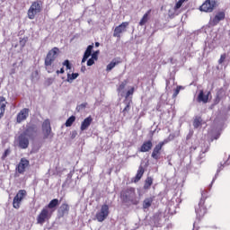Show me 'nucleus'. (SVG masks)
<instances>
[{"mask_svg":"<svg viewBox=\"0 0 230 230\" xmlns=\"http://www.w3.org/2000/svg\"><path fill=\"white\" fill-rule=\"evenodd\" d=\"M211 198H209V195H208L206 190H203L201 192V199L198 206L195 207V213L198 220H202L204 217H206V213H208V208H211Z\"/></svg>","mask_w":230,"mask_h":230,"instance_id":"1","label":"nucleus"},{"mask_svg":"<svg viewBox=\"0 0 230 230\" xmlns=\"http://www.w3.org/2000/svg\"><path fill=\"white\" fill-rule=\"evenodd\" d=\"M120 199L124 204H131L132 206H137L139 204V199L136 194V189L129 187L121 190Z\"/></svg>","mask_w":230,"mask_h":230,"instance_id":"2","label":"nucleus"},{"mask_svg":"<svg viewBox=\"0 0 230 230\" xmlns=\"http://www.w3.org/2000/svg\"><path fill=\"white\" fill-rule=\"evenodd\" d=\"M58 53H60V49L57 47H54L47 53V56L45 57L44 66L48 73H53V71H55V69L53 68V64H55V60L58 58Z\"/></svg>","mask_w":230,"mask_h":230,"instance_id":"3","label":"nucleus"},{"mask_svg":"<svg viewBox=\"0 0 230 230\" xmlns=\"http://www.w3.org/2000/svg\"><path fill=\"white\" fill-rule=\"evenodd\" d=\"M43 4L44 3L42 2V0H36L32 2L29 10L27 11L28 19H31V21H33V19H35V15L42 12Z\"/></svg>","mask_w":230,"mask_h":230,"instance_id":"4","label":"nucleus"},{"mask_svg":"<svg viewBox=\"0 0 230 230\" xmlns=\"http://www.w3.org/2000/svg\"><path fill=\"white\" fill-rule=\"evenodd\" d=\"M41 130L43 134V139H53L55 133L51 130V121L47 119L41 125Z\"/></svg>","mask_w":230,"mask_h":230,"instance_id":"5","label":"nucleus"},{"mask_svg":"<svg viewBox=\"0 0 230 230\" xmlns=\"http://www.w3.org/2000/svg\"><path fill=\"white\" fill-rule=\"evenodd\" d=\"M51 217H53V210H49L44 207L37 217V224L42 226L48 220H50Z\"/></svg>","mask_w":230,"mask_h":230,"instance_id":"6","label":"nucleus"},{"mask_svg":"<svg viewBox=\"0 0 230 230\" xmlns=\"http://www.w3.org/2000/svg\"><path fill=\"white\" fill-rule=\"evenodd\" d=\"M26 195H28L26 190H20L17 192L13 199V208H14V209H19V208H21V202L26 199Z\"/></svg>","mask_w":230,"mask_h":230,"instance_id":"7","label":"nucleus"},{"mask_svg":"<svg viewBox=\"0 0 230 230\" xmlns=\"http://www.w3.org/2000/svg\"><path fill=\"white\" fill-rule=\"evenodd\" d=\"M109 205L103 204L101 207L100 211H98L95 215V218L98 222H103L109 217Z\"/></svg>","mask_w":230,"mask_h":230,"instance_id":"8","label":"nucleus"},{"mask_svg":"<svg viewBox=\"0 0 230 230\" xmlns=\"http://www.w3.org/2000/svg\"><path fill=\"white\" fill-rule=\"evenodd\" d=\"M166 145V141L159 142L153 149V152L151 154V157L155 159V161H159L161 159V151L163 150V147Z\"/></svg>","mask_w":230,"mask_h":230,"instance_id":"9","label":"nucleus"},{"mask_svg":"<svg viewBox=\"0 0 230 230\" xmlns=\"http://www.w3.org/2000/svg\"><path fill=\"white\" fill-rule=\"evenodd\" d=\"M26 168H30V160L26 159L25 157L21 158L19 164L16 165V172L21 175L24 174L26 172Z\"/></svg>","mask_w":230,"mask_h":230,"instance_id":"10","label":"nucleus"},{"mask_svg":"<svg viewBox=\"0 0 230 230\" xmlns=\"http://www.w3.org/2000/svg\"><path fill=\"white\" fill-rule=\"evenodd\" d=\"M128 24V22H123L119 26L115 27L113 31V37H117V39H121V33H125V31H127Z\"/></svg>","mask_w":230,"mask_h":230,"instance_id":"11","label":"nucleus"},{"mask_svg":"<svg viewBox=\"0 0 230 230\" xmlns=\"http://www.w3.org/2000/svg\"><path fill=\"white\" fill-rule=\"evenodd\" d=\"M29 116H30V109L28 108L22 109L16 116V123H22V121H26Z\"/></svg>","mask_w":230,"mask_h":230,"instance_id":"12","label":"nucleus"},{"mask_svg":"<svg viewBox=\"0 0 230 230\" xmlns=\"http://www.w3.org/2000/svg\"><path fill=\"white\" fill-rule=\"evenodd\" d=\"M215 6H217V3L211 2V0H206L205 3H203L202 5L199 7V10L201 12L211 13L215 9Z\"/></svg>","mask_w":230,"mask_h":230,"instance_id":"13","label":"nucleus"},{"mask_svg":"<svg viewBox=\"0 0 230 230\" xmlns=\"http://www.w3.org/2000/svg\"><path fill=\"white\" fill-rule=\"evenodd\" d=\"M18 143L20 148L26 149L28 146H30V139L28 138V136H26L24 133H22L18 137Z\"/></svg>","mask_w":230,"mask_h":230,"instance_id":"14","label":"nucleus"},{"mask_svg":"<svg viewBox=\"0 0 230 230\" xmlns=\"http://www.w3.org/2000/svg\"><path fill=\"white\" fill-rule=\"evenodd\" d=\"M209 94H211V92H208L206 94L204 90H200L197 97L198 103H208L209 102Z\"/></svg>","mask_w":230,"mask_h":230,"instance_id":"15","label":"nucleus"},{"mask_svg":"<svg viewBox=\"0 0 230 230\" xmlns=\"http://www.w3.org/2000/svg\"><path fill=\"white\" fill-rule=\"evenodd\" d=\"M37 126L35 124L27 126L26 129L22 132L27 137H31L33 134H37Z\"/></svg>","mask_w":230,"mask_h":230,"instance_id":"16","label":"nucleus"},{"mask_svg":"<svg viewBox=\"0 0 230 230\" xmlns=\"http://www.w3.org/2000/svg\"><path fill=\"white\" fill-rule=\"evenodd\" d=\"M143 175H145V168L143 167V165H140L138 167L136 176L132 178V182H139L143 178Z\"/></svg>","mask_w":230,"mask_h":230,"instance_id":"17","label":"nucleus"},{"mask_svg":"<svg viewBox=\"0 0 230 230\" xmlns=\"http://www.w3.org/2000/svg\"><path fill=\"white\" fill-rule=\"evenodd\" d=\"M226 19V12H218L215 17L212 19L213 26H217L220 21H224Z\"/></svg>","mask_w":230,"mask_h":230,"instance_id":"18","label":"nucleus"},{"mask_svg":"<svg viewBox=\"0 0 230 230\" xmlns=\"http://www.w3.org/2000/svg\"><path fill=\"white\" fill-rule=\"evenodd\" d=\"M91 123H93V117L89 116L86 119H84L81 123V130L84 132V130H87L89 127H91Z\"/></svg>","mask_w":230,"mask_h":230,"instance_id":"19","label":"nucleus"},{"mask_svg":"<svg viewBox=\"0 0 230 230\" xmlns=\"http://www.w3.org/2000/svg\"><path fill=\"white\" fill-rule=\"evenodd\" d=\"M154 199L155 197H149V198H146L143 202H142V208L144 209V211L146 209H150V208H152V204H154Z\"/></svg>","mask_w":230,"mask_h":230,"instance_id":"20","label":"nucleus"},{"mask_svg":"<svg viewBox=\"0 0 230 230\" xmlns=\"http://www.w3.org/2000/svg\"><path fill=\"white\" fill-rule=\"evenodd\" d=\"M154 146L152 140L145 141L140 146L139 152H150V149Z\"/></svg>","mask_w":230,"mask_h":230,"instance_id":"21","label":"nucleus"},{"mask_svg":"<svg viewBox=\"0 0 230 230\" xmlns=\"http://www.w3.org/2000/svg\"><path fill=\"white\" fill-rule=\"evenodd\" d=\"M8 102H6V99L3 96L0 97V119L4 116V112L6 111V104Z\"/></svg>","mask_w":230,"mask_h":230,"instance_id":"22","label":"nucleus"},{"mask_svg":"<svg viewBox=\"0 0 230 230\" xmlns=\"http://www.w3.org/2000/svg\"><path fill=\"white\" fill-rule=\"evenodd\" d=\"M60 204V202L58 201V199H54L52 200L49 201V203L45 206L44 208H47V209H49V211H55V209H57L58 206Z\"/></svg>","mask_w":230,"mask_h":230,"instance_id":"23","label":"nucleus"},{"mask_svg":"<svg viewBox=\"0 0 230 230\" xmlns=\"http://www.w3.org/2000/svg\"><path fill=\"white\" fill-rule=\"evenodd\" d=\"M69 204L67 203H63L58 209V213L60 217H64L65 215H69Z\"/></svg>","mask_w":230,"mask_h":230,"instance_id":"24","label":"nucleus"},{"mask_svg":"<svg viewBox=\"0 0 230 230\" xmlns=\"http://www.w3.org/2000/svg\"><path fill=\"white\" fill-rule=\"evenodd\" d=\"M150 13H152V9H149L141 18L139 22V26H145L148 21H150Z\"/></svg>","mask_w":230,"mask_h":230,"instance_id":"25","label":"nucleus"},{"mask_svg":"<svg viewBox=\"0 0 230 230\" xmlns=\"http://www.w3.org/2000/svg\"><path fill=\"white\" fill-rule=\"evenodd\" d=\"M94 48V44L89 45L84 54L82 63L86 62L87 58L91 57V53H93V49Z\"/></svg>","mask_w":230,"mask_h":230,"instance_id":"26","label":"nucleus"},{"mask_svg":"<svg viewBox=\"0 0 230 230\" xmlns=\"http://www.w3.org/2000/svg\"><path fill=\"white\" fill-rule=\"evenodd\" d=\"M118 64H121V59L119 58L118 59L114 58L109 65H107L106 71H112Z\"/></svg>","mask_w":230,"mask_h":230,"instance_id":"27","label":"nucleus"},{"mask_svg":"<svg viewBox=\"0 0 230 230\" xmlns=\"http://www.w3.org/2000/svg\"><path fill=\"white\" fill-rule=\"evenodd\" d=\"M224 96H226V92H224V89H220L217 91V96L214 100V102L216 105H218V103H220L222 98H224Z\"/></svg>","mask_w":230,"mask_h":230,"instance_id":"28","label":"nucleus"},{"mask_svg":"<svg viewBox=\"0 0 230 230\" xmlns=\"http://www.w3.org/2000/svg\"><path fill=\"white\" fill-rule=\"evenodd\" d=\"M152 184H154V178L147 176L144 183V190H150V188H152Z\"/></svg>","mask_w":230,"mask_h":230,"instance_id":"29","label":"nucleus"},{"mask_svg":"<svg viewBox=\"0 0 230 230\" xmlns=\"http://www.w3.org/2000/svg\"><path fill=\"white\" fill-rule=\"evenodd\" d=\"M202 125V117L196 116L193 120L194 128H199Z\"/></svg>","mask_w":230,"mask_h":230,"instance_id":"30","label":"nucleus"},{"mask_svg":"<svg viewBox=\"0 0 230 230\" xmlns=\"http://www.w3.org/2000/svg\"><path fill=\"white\" fill-rule=\"evenodd\" d=\"M75 121H76V117L75 115H72L66 119L65 126L73 127V123H75Z\"/></svg>","mask_w":230,"mask_h":230,"instance_id":"31","label":"nucleus"},{"mask_svg":"<svg viewBox=\"0 0 230 230\" xmlns=\"http://www.w3.org/2000/svg\"><path fill=\"white\" fill-rule=\"evenodd\" d=\"M79 74L78 73H73V74H67L66 81L71 83L73 80H76L78 78Z\"/></svg>","mask_w":230,"mask_h":230,"instance_id":"32","label":"nucleus"},{"mask_svg":"<svg viewBox=\"0 0 230 230\" xmlns=\"http://www.w3.org/2000/svg\"><path fill=\"white\" fill-rule=\"evenodd\" d=\"M127 84H128L127 80H125L124 82H122V83L119 85V87H118V89H117L118 93H121V91H123V90L125 89V87L127 86Z\"/></svg>","mask_w":230,"mask_h":230,"instance_id":"33","label":"nucleus"},{"mask_svg":"<svg viewBox=\"0 0 230 230\" xmlns=\"http://www.w3.org/2000/svg\"><path fill=\"white\" fill-rule=\"evenodd\" d=\"M128 112H130V102H128L126 107L122 111L123 116H127Z\"/></svg>","mask_w":230,"mask_h":230,"instance_id":"34","label":"nucleus"},{"mask_svg":"<svg viewBox=\"0 0 230 230\" xmlns=\"http://www.w3.org/2000/svg\"><path fill=\"white\" fill-rule=\"evenodd\" d=\"M181 89H182L181 85H178L176 89H174L172 98H175L176 96H179V93H181Z\"/></svg>","mask_w":230,"mask_h":230,"instance_id":"35","label":"nucleus"},{"mask_svg":"<svg viewBox=\"0 0 230 230\" xmlns=\"http://www.w3.org/2000/svg\"><path fill=\"white\" fill-rule=\"evenodd\" d=\"M186 0H179L175 6H174V10H179V8H181V6H182V4L185 2Z\"/></svg>","mask_w":230,"mask_h":230,"instance_id":"36","label":"nucleus"},{"mask_svg":"<svg viewBox=\"0 0 230 230\" xmlns=\"http://www.w3.org/2000/svg\"><path fill=\"white\" fill-rule=\"evenodd\" d=\"M20 46L22 48H24V46H26V43L28 42V38H22V39H20Z\"/></svg>","mask_w":230,"mask_h":230,"instance_id":"37","label":"nucleus"},{"mask_svg":"<svg viewBox=\"0 0 230 230\" xmlns=\"http://www.w3.org/2000/svg\"><path fill=\"white\" fill-rule=\"evenodd\" d=\"M226 58H227V55L222 54L218 59V64H224V62H226Z\"/></svg>","mask_w":230,"mask_h":230,"instance_id":"38","label":"nucleus"},{"mask_svg":"<svg viewBox=\"0 0 230 230\" xmlns=\"http://www.w3.org/2000/svg\"><path fill=\"white\" fill-rule=\"evenodd\" d=\"M10 152H12V151L10 150V148H8V149H6V150L4 151V153L3 155H2V161H4V159H6V157H8V155H10Z\"/></svg>","mask_w":230,"mask_h":230,"instance_id":"39","label":"nucleus"},{"mask_svg":"<svg viewBox=\"0 0 230 230\" xmlns=\"http://www.w3.org/2000/svg\"><path fill=\"white\" fill-rule=\"evenodd\" d=\"M63 66H65L66 67V69H71L72 66H71V63L69 62L68 59H66L64 62H63Z\"/></svg>","mask_w":230,"mask_h":230,"instance_id":"40","label":"nucleus"},{"mask_svg":"<svg viewBox=\"0 0 230 230\" xmlns=\"http://www.w3.org/2000/svg\"><path fill=\"white\" fill-rule=\"evenodd\" d=\"M134 94V87H132L130 90H128L126 93V98H128V96Z\"/></svg>","mask_w":230,"mask_h":230,"instance_id":"41","label":"nucleus"},{"mask_svg":"<svg viewBox=\"0 0 230 230\" xmlns=\"http://www.w3.org/2000/svg\"><path fill=\"white\" fill-rule=\"evenodd\" d=\"M98 53H100V51H95L92 54V58H93V60H98Z\"/></svg>","mask_w":230,"mask_h":230,"instance_id":"42","label":"nucleus"},{"mask_svg":"<svg viewBox=\"0 0 230 230\" xmlns=\"http://www.w3.org/2000/svg\"><path fill=\"white\" fill-rule=\"evenodd\" d=\"M94 60H96V59H94V58H91L90 59H88V61H87V66H93Z\"/></svg>","mask_w":230,"mask_h":230,"instance_id":"43","label":"nucleus"},{"mask_svg":"<svg viewBox=\"0 0 230 230\" xmlns=\"http://www.w3.org/2000/svg\"><path fill=\"white\" fill-rule=\"evenodd\" d=\"M65 71L64 68H61L60 70H57V75H64Z\"/></svg>","mask_w":230,"mask_h":230,"instance_id":"44","label":"nucleus"},{"mask_svg":"<svg viewBox=\"0 0 230 230\" xmlns=\"http://www.w3.org/2000/svg\"><path fill=\"white\" fill-rule=\"evenodd\" d=\"M220 137V133H217V135H215L212 138V141L215 139H218Z\"/></svg>","mask_w":230,"mask_h":230,"instance_id":"45","label":"nucleus"},{"mask_svg":"<svg viewBox=\"0 0 230 230\" xmlns=\"http://www.w3.org/2000/svg\"><path fill=\"white\" fill-rule=\"evenodd\" d=\"M228 164H230V155H229L227 161L225 162L226 166H228Z\"/></svg>","mask_w":230,"mask_h":230,"instance_id":"46","label":"nucleus"},{"mask_svg":"<svg viewBox=\"0 0 230 230\" xmlns=\"http://www.w3.org/2000/svg\"><path fill=\"white\" fill-rule=\"evenodd\" d=\"M95 47L100 48V42H95Z\"/></svg>","mask_w":230,"mask_h":230,"instance_id":"47","label":"nucleus"},{"mask_svg":"<svg viewBox=\"0 0 230 230\" xmlns=\"http://www.w3.org/2000/svg\"><path fill=\"white\" fill-rule=\"evenodd\" d=\"M168 85H170V81H166V87H168Z\"/></svg>","mask_w":230,"mask_h":230,"instance_id":"48","label":"nucleus"},{"mask_svg":"<svg viewBox=\"0 0 230 230\" xmlns=\"http://www.w3.org/2000/svg\"><path fill=\"white\" fill-rule=\"evenodd\" d=\"M13 73H15V70H13Z\"/></svg>","mask_w":230,"mask_h":230,"instance_id":"49","label":"nucleus"}]
</instances>
